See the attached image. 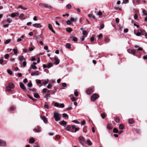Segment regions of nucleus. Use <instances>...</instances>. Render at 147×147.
<instances>
[{
  "label": "nucleus",
  "instance_id": "f257e3e1",
  "mask_svg": "<svg viewBox=\"0 0 147 147\" xmlns=\"http://www.w3.org/2000/svg\"><path fill=\"white\" fill-rule=\"evenodd\" d=\"M53 117L55 118V121H58L60 120V114L57 111H55L54 112Z\"/></svg>",
  "mask_w": 147,
  "mask_h": 147
},
{
  "label": "nucleus",
  "instance_id": "f03ea898",
  "mask_svg": "<svg viewBox=\"0 0 147 147\" xmlns=\"http://www.w3.org/2000/svg\"><path fill=\"white\" fill-rule=\"evenodd\" d=\"M14 87V84L13 83H9L8 85L5 88V90L9 92L11 91V89L13 88Z\"/></svg>",
  "mask_w": 147,
  "mask_h": 147
},
{
  "label": "nucleus",
  "instance_id": "7ed1b4c3",
  "mask_svg": "<svg viewBox=\"0 0 147 147\" xmlns=\"http://www.w3.org/2000/svg\"><path fill=\"white\" fill-rule=\"evenodd\" d=\"M39 5L42 7L47 8L49 9L52 8V6L47 3H40L39 4Z\"/></svg>",
  "mask_w": 147,
  "mask_h": 147
},
{
  "label": "nucleus",
  "instance_id": "20e7f679",
  "mask_svg": "<svg viewBox=\"0 0 147 147\" xmlns=\"http://www.w3.org/2000/svg\"><path fill=\"white\" fill-rule=\"evenodd\" d=\"M79 129L78 127H76L75 125H72V128H71L70 131L72 132H76L78 131Z\"/></svg>",
  "mask_w": 147,
  "mask_h": 147
},
{
  "label": "nucleus",
  "instance_id": "39448f33",
  "mask_svg": "<svg viewBox=\"0 0 147 147\" xmlns=\"http://www.w3.org/2000/svg\"><path fill=\"white\" fill-rule=\"evenodd\" d=\"M98 95L96 94H94L91 97V99L93 101H95L98 97Z\"/></svg>",
  "mask_w": 147,
  "mask_h": 147
},
{
  "label": "nucleus",
  "instance_id": "423d86ee",
  "mask_svg": "<svg viewBox=\"0 0 147 147\" xmlns=\"http://www.w3.org/2000/svg\"><path fill=\"white\" fill-rule=\"evenodd\" d=\"M78 139L80 143L83 146H84L83 144L82 143V142H85L86 139L83 136H80L78 138Z\"/></svg>",
  "mask_w": 147,
  "mask_h": 147
},
{
  "label": "nucleus",
  "instance_id": "0eeeda50",
  "mask_svg": "<svg viewBox=\"0 0 147 147\" xmlns=\"http://www.w3.org/2000/svg\"><path fill=\"white\" fill-rule=\"evenodd\" d=\"M94 92V89L93 88H89L86 91V94L88 95H89Z\"/></svg>",
  "mask_w": 147,
  "mask_h": 147
},
{
  "label": "nucleus",
  "instance_id": "6e6552de",
  "mask_svg": "<svg viewBox=\"0 0 147 147\" xmlns=\"http://www.w3.org/2000/svg\"><path fill=\"white\" fill-rule=\"evenodd\" d=\"M34 27L36 28H39L42 27V25L40 23H35L32 24Z\"/></svg>",
  "mask_w": 147,
  "mask_h": 147
},
{
  "label": "nucleus",
  "instance_id": "1a4fd4ad",
  "mask_svg": "<svg viewBox=\"0 0 147 147\" xmlns=\"http://www.w3.org/2000/svg\"><path fill=\"white\" fill-rule=\"evenodd\" d=\"M48 26L49 30H51L53 33L55 34V32L53 29L52 25L51 24H48Z\"/></svg>",
  "mask_w": 147,
  "mask_h": 147
},
{
  "label": "nucleus",
  "instance_id": "9d476101",
  "mask_svg": "<svg viewBox=\"0 0 147 147\" xmlns=\"http://www.w3.org/2000/svg\"><path fill=\"white\" fill-rule=\"evenodd\" d=\"M40 118L43 120L44 122L45 123H47L48 122V121L47 118L45 116H41L40 117Z\"/></svg>",
  "mask_w": 147,
  "mask_h": 147
},
{
  "label": "nucleus",
  "instance_id": "9b49d317",
  "mask_svg": "<svg viewBox=\"0 0 147 147\" xmlns=\"http://www.w3.org/2000/svg\"><path fill=\"white\" fill-rule=\"evenodd\" d=\"M6 144L5 142L3 140L0 139V146H5Z\"/></svg>",
  "mask_w": 147,
  "mask_h": 147
},
{
  "label": "nucleus",
  "instance_id": "f8f14e48",
  "mask_svg": "<svg viewBox=\"0 0 147 147\" xmlns=\"http://www.w3.org/2000/svg\"><path fill=\"white\" fill-rule=\"evenodd\" d=\"M127 51L128 53L133 54H134L136 52V50H131L130 49H128Z\"/></svg>",
  "mask_w": 147,
  "mask_h": 147
},
{
  "label": "nucleus",
  "instance_id": "ddd939ff",
  "mask_svg": "<svg viewBox=\"0 0 147 147\" xmlns=\"http://www.w3.org/2000/svg\"><path fill=\"white\" fill-rule=\"evenodd\" d=\"M20 88L24 90H26V89L24 84L23 83H20Z\"/></svg>",
  "mask_w": 147,
  "mask_h": 147
},
{
  "label": "nucleus",
  "instance_id": "4468645a",
  "mask_svg": "<svg viewBox=\"0 0 147 147\" xmlns=\"http://www.w3.org/2000/svg\"><path fill=\"white\" fill-rule=\"evenodd\" d=\"M19 13L18 12H16L15 13H12L11 14L10 16H11L12 18L16 16H18Z\"/></svg>",
  "mask_w": 147,
  "mask_h": 147
},
{
  "label": "nucleus",
  "instance_id": "2eb2a0df",
  "mask_svg": "<svg viewBox=\"0 0 147 147\" xmlns=\"http://www.w3.org/2000/svg\"><path fill=\"white\" fill-rule=\"evenodd\" d=\"M19 60L21 62L26 61V59L23 56L19 57Z\"/></svg>",
  "mask_w": 147,
  "mask_h": 147
},
{
  "label": "nucleus",
  "instance_id": "dca6fc26",
  "mask_svg": "<svg viewBox=\"0 0 147 147\" xmlns=\"http://www.w3.org/2000/svg\"><path fill=\"white\" fill-rule=\"evenodd\" d=\"M59 124L62 125L64 126L66 125L67 124V122L65 121H62L59 123Z\"/></svg>",
  "mask_w": 147,
  "mask_h": 147
},
{
  "label": "nucleus",
  "instance_id": "f3484780",
  "mask_svg": "<svg viewBox=\"0 0 147 147\" xmlns=\"http://www.w3.org/2000/svg\"><path fill=\"white\" fill-rule=\"evenodd\" d=\"M38 73V71H36V72L32 73L31 74V75L32 76H38L39 75V74Z\"/></svg>",
  "mask_w": 147,
  "mask_h": 147
},
{
  "label": "nucleus",
  "instance_id": "a211bd4d",
  "mask_svg": "<svg viewBox=\"0 0 147 147\" xmlns=\"http://www.w3.org/2000/svg\"><path fill=\"white\" fill-rule=\"evenodd\" d=\"M35 141V140L33 138H31L29 140V142L30 144H32Z\"/></svg>",
  "mask_w": 147,
  "mask_h": 147
},
{
  "label": "nucleus",
  "instance_id": "6ab92c4d",
  "mask_svg": "<svg viewBox=\"0 0 147 147\" xmlns=\"http://www.w3.org/2000/svg\"><path fill=\"white\" fill-rule=\"evenodd\" d=\"M85 142L88 146H90L92 144V143L90 140H88L87 141L86 140V142Z\"/></svg>",
  "mask_w": 147,
  "mask_h": 147
},
{
  "label": "nucleus",
  "instance_id": "aec40b11",
  "mask_svg": "<svg viewBox=\"0 0 147 147\" xmlns=\"http://www.w3.org/2000/svg\"><path fill=\"white\" fill-rule=\"evenodd\" d=\"M34 130L36 132H39L41 131V129L40 127H37L34 129Z\"/></svg>",
  "mask_w": 147,
  "mask_h": 147
},
{
  "label": "nucleus",
  "instance_id": "412c9836",
  "mask_svg": "<svg viewBox=\"0 0 147 147\" xmlns=\"http://www.w3.org/2000/svg\"><path fill=\"white\" fill-rule=\"evenodd\" d=\"M104 40L106 42L108 43L110 41V39L107 36L105 38Z\"/></svg>",
  "mask_w": 147,
  "mask_h": 147
},
{
  "label": "nucleus",
  "instance_id": "4be33fe9",
  "mask_svg": "<svg viewBox=\"0 0 147 147\" xmlns=\"http://www.w3.org/2000/svg\"><path fill=\"white\" fill-rule=\"evenodd\" d=\"M134 47L136 48H138L137 49L138 51H142L143 50V49L142 47H140L138 46L137 45H135V46Z\"/></svg>",
  "mask_w": 147,
  "mask_h": 147
},
{
  "label": "nucleus",
  "instance_id": "5701e85b",
  "mask_svg": "<svg viewBox=\"0 0 147 147\" xmlns=\"http://www.w3.org/2000/svg\"><path fill=\"white\" fill-rule=\"evenodd\" d=\"M142 9L143 15H145L146 16H147V13L146 11V10L144 9Z\"/></svg>",
  "mask_w": 147,
  "mask_h": 147
},
{
  "label": "nucleus",
  "instance_id": "b1692460",
  "mask_svg": "<svg viewBox=\"0 0 147 147\" xmlns=\"http://www.w3.org/2000/svg\"><path fill=\"white\" fill-rule=\"evenodd\" d=\"M119 128L120 129H124V126L122 124L119 125Z\"/></svg>",
  "mask_w": 147,
  "mask_h": 147
},
{
  "label": "nucleus",
  "instance_id": "393cba45",
  "mask_svg": "<svg viewBox=\"0 0 147 147\" xmlns=\"http://www.w3.org/2000/svg\"><path fill=\"white\" fill-rule=\"evenodd\" d=\"M88 16L91 18V19H95V17L92 15L91 14H89L88 15Z\"/></svg>",
  "mask_w": 147,
  "mask_h": 147
},
{
  "label": "nucleus",
  "instance_id": "a878e982",
  "mask_svg": "<svg viewBox=\"0 0 147 147\" xmlns=\"http://www.w3.org/2000/svg\"><path fill=\"white\" fill-rule=\"evenodd\" d=\"M77 19V18L76 17L75 18H71L70 19L71 22H76Z\"/></svg>",
  "mask_w": 147,
  "mask_h": 147
},
{
  "label": "nucleus",
  "instance_id": "bb28decb",
  "mask_svg": "<svg viewBox=\"0 0 147 147\" xmlns=\"http://www.w3.org/2000/svg\"><path fill=\"white\" fill-rule=\"evenodd\" d=\"M34 96L35 98H38L40 97L39 95L37 93H34Z\"/></svg>",
  "mask_w": 147,
  "mask_h": 147
},
{
  "label": "nucleus",
  "instance_id": "cd10ccee",
  "mask_svg": "<svg viewBox=\"0 0 147 147\" xmlns=\"http://www.w3.org/2000/svg\"><path fill=\"white\" fill-rule=\"evenodd\" d=\"M71 129V126L70 125H67L65 128V129L66 130L70 131Z\"/></svg>",
  "mask_w": 147,
  "mask_h": 147
},
{
  "label": "nucleus",
  "instance_id": "c85d7f7f",
  "mask_svg": "<svg viewBox=\"0 0 147 147\" xmlns=\"http://www.w3.org/2000/svg\"><path fill=\"white\" fill-rule=\"evenodd\" d=\"M107 128L109 129H111L113 127L111 125H110V124H108L107 126Z\"/></svg>",
  "mask_w": 147,
  "mask_h": 147
},
{
  "label": "nucleus",
  "instance_id": "c756f323",
  "mask_svg": "<svg viewBox=\"0 0 147 147\" xmlns=\"http://www.w3.org/2000/svg\"><path fill=\"white\" fill-rule=\"evenodd\" d=\"M65 46L68 49H70L71 48V45L69 43H67L66 44Z\"/></svg>",
  "mask_w": 147,
  "mask_h": 147
},
{
  "label": "nucleus",
  "instance_id": "7c9ffc66",
  "mask_svg": "<svg viewBox=\"0 0 147 147\" xmlns=\"http://www.w3.org/2000/svg\"><path fill=\"white\" fill-rule=\"evenodd\" d=\"M13 51L14 52V54L16 55H17L18 53V50L17 49H13Z\"/></svg>",
  "mask_w": 147,
  "mask_h": 147
},
{
  "label": "nucleus",
  "instance_id": "2f4dec72",
  "mask_svg": "<svg viewBox=\"0 0 147 147\" xmlns=\"http://www.w3.org/2000/svg\"><path fill=\"white\" fill-rule=\"evenodd\" d=\"M129 123L130 124H133L134 123V120L133 119H130L129 120Z\"/></svg>",
  "mask_w": 147,
  "mask_h": 147
},
{
  "label": "nucleus",
  "instance_id": "473e14b6",
  "mask_svg": "<svg viewBox=\"0 0 147 147\" xmlns=\"http://www.w3.org/2000/svg\"><path fill=\"white\" fill-rule=\"evenodd\" d=\"M31 68L34 70H35L37 69L36 66L35 65H31Z\"/></svg>",
  "mask_w": 147,
  "mask_h": 147
},
{
  "label": "nucleus",
  "instance_id": "72a5a7b5",
  "mask_svg": "<svg viewBox=\"0 0 147 147\" xmlns=\"http://www.w3.org/2000/svg\"><path fill=\"white\" fill-rule=\"evenodd\" d=\"M66 30L67 32H70L72 31V30L71 28H68L66 29Z\"/></svg>",
  "mask_w": 147,
  "mask_h": 147
},
{
  "label": "nucleus",
  "instance_id": "f704fd0d",
  "mask_svg": "<svg viewBox=\"0 0 147 147\" xmlns=\"http://www.w3.org/2000/svg\"><path fill=\"white\" fill-rule=\"evenodd\" d=\"M67 25H70L71 24V20H68L67 21Z\"/></svg>",
  "mask_w": 147,
  "mask_h": 147
},
{
  "label": "nucleus",
  "instance_id": "c9c22d12",
  "mask_svg": "<svg viewBox=\"0 0 147 147\" xmlns=\"http://www.w3.org/2000/svg\"><path fill=\"white\" fill-rule=\"evenodd\" d=\"M7 22L9 23H10L12 22V19L11 18H8L7 20Z\"/></svg>",
  "mask_w": 147,
  "mask_h": 147
},
{
  "label": "nucleus",
  "instance_id": "e433bc0d",
  "mask_svg": "<svg viewBox=\"0 0 147 147\" xmlns=\"http://www.w3.org/2000/svg\"><path fill=\"white\" fill-rule=\"evenodd\" d=\"M71 6L70 4H68L66 5V8L68 9H70L71 8Z\"/></svg>",
  "mask_w": 147,
  "mask_h": 147
},
{
  "label": "nucleus",
  "instance_id": "4c0bfd02",
  "mask_svg": "<svg viewBox=\"0 0 147 147\" xmlns=\"http://www.w3.org/2000/svg\"><path fill=\"white\" fill-rule=\"evenodd\" d=\"M53 66L52 63H49L47 65L48 68H50Z\"/></svg>",
  "mask_w": 147,
  "mask_h": 147
},
{
  "label": "nucleus",
  "instance_id": "58836bf2",
  "mask_svg": "<svg viewBox=\"0 0 147 147\" xmlns=\"http://www.w3.org/2000/svg\"><path fill=\"white\" fill-rule=\"evenodd\" d=\"M113 131L114 133H117L118 132V130L116 128H115L113 129Z\"/></svg>",
  "mask_w": 147,
  "mask_h": 147
},
{
  "label": "nucleus",
  "instance_id": "ea45409f",
  "mask_svg": "<svg viewBox=\"0 0 147 147\" xmlns=\"http://www.w3.org/2000/svg\"><path fill=\"white\" fill-rule=\"evenodd\" d=\"M11 41V39H9L6 40L5 42V44H7L9 43Z\"/></svg>",
  "mask_w": 147,
  "mask_h": 147
},
{
  "label": "nucleus",
  "instance_id": "a19ab883",
  "mask_svg": "<svg viewBox=\"0 0 147 147\" xmlns=\"http://www.w3.org/2000/svg\"><path fill=\"white\" fill-rule=\"evenodd\" d=\"M115 121L117 123H118L119 122V119L118 117H117L115 119Z\"/></svg>",
  "mask_w": 147,
  "mask_h": 147
},
{
  "label": "nucleus",
  "instance_id": "79ce46f5",
  "mask_svg": "<svg viewBox=\"0 0 147 147\" xmlns=\"http://www.w3.org/2000/svg\"><path fill=\"white\" fill-rule=\"evenodd\" d=\"M72 122L74 123H75L77 124H79L80 123V122L79 121H78L76 120H73L72 121Z\"/></svg>",
  "mask_w": 147,
  "mask_h": 147
},
{
  "label": "nucleus",
  "instance_id": "37998d69",
  "mask_svg": "<svg viewBox=\"0 0 147 147\" xmlns=\"http://www.w3.org/2000/svg\"><path fill=\"white\" fill-rule=\"evenodd\" d=\"M7 73L10 75H12L13 74L12 71L8 69L7 70Z\"/></svg>",
  "mask_w": 147,
  "mask_h": 147
},
{
  "label": "nucleus",
  "instance_id": "c03bdc74",
  "mask_svg": "<svg viewBox=\"0 0 147 147\" xmlns=\"http://www.w3.org/2000/svg\"><path fill=\"white\" fill-rule=\"evenodd\" d=\"M101 116L102 119H104L106 116L105 113H103L101 114Z\"/></svg>",
  "mask_w": 147,
  "mask_h": 147
},
{
  "label": "nucleus",
  "instance_id": "a18cd8bd",
  "mask_svg": "<svg viewBox=\"0 0 147 147\" xmlns=\"http://www.w3.org/2000/svg\"><path fill=\"white\" fill-rule=\"evenodd\" d=\"M24 16V14H23V13L21 14L19 16V17L20 18V19H25V18L22 19V18Z\"/></svg>",
  "mask_w": 147,
  "mask_h": 147
},
{
  "label": "nucleus",
  "instance_id": "49530a36",
  "mask_svg": "<svg viewBox=\"0 0 147 147\" xmlns=\"http://www.w3.org/2000/svg\"><path fill=\"white\" fill-rule=\"evenodd\" d=\"M59 60L58 59V60H56L55 61V63L56 65H58L59 64Z\"/></svg>",
  "mask_w": 147,
  "mask_h": 147
},
{
  "label": "nucleus",
  "instance_id": "de8ad7c7",
  "mask_svg": "<svg viewBox=\"0 0 147 147\" xmlns=\"http://www.w3.org/2000/svg\"><path fill=\"white\" fill-rule=\"evenodd\" d=\"M9 55L8 54H6V55L5 56V59H7L9 58Z\"/></svg>",
  "mask_w": 147,
  "mask_h": 147
},
{
  "label": "nucleus",
  "instance_id": "09e8293b",
  "mask_svg": "<svg viewBox=\"0 0 147 147\" xmlns=\"http://www.w3.org/2000/svg\"><path fill=\"white\" fill-rule=\"evenodd\" d=\"M35 37L37 39H39L41 38V36L39 35H38L35 36Z\"/></svg>",
  "mask_w": 147,
  "mask_h": 147
},
{
  "label": "nucleus",
  "instance_id": "8fccbe9b",
  "mask_svg": "<svg viewBox=\"0 0 147 147\" xmlns=\"http://www.w3.org/2000/svg\"><path fill=\"white\" fill-rule=\"evenodd\" d=\"M48 79H47V80H45L44 81L43 83L45 84H46L48 83Z\"/></svg>",
  "mask_w": 147,
  "mask_h": 147
},
{
  "label": "nucleus",
  "instance_id": "3c124183",
  "mask_svg": "<svg viewBox=\"0 0 147 147\" xmlns=\"http://www.w3.org/2000/svg\"><path fill=\"white\" fill-rule=\"evenodd\" d=\"M34 48V46L33 47H31L29 48V50L30 51H32L33 50Z\"/></svg>",
  "mask_w": 147,
  "mask_h": 147
},
{
  "label": "nucleus",
  "instance_id": "603ef678",
  "mask_svg": "<svg viewBox=\"0 0 147 147\" xmlns=\"http://www.w3.org/2000/svg\"><path fill=\"white\" fill-rule=\"evenodd\" d=\"M23 66L24 67H25L26 65V61H23Z\"/></svg>",
  "mask_w": 147,
  "mask_h": 147
},
{
  "label": "nucleus",
  "instance_id": "864d4df0",
  "mask_svg": "<svg viewBox=\"0 0 147 147\" xmlns=\"http://www.w3.org/2000/svg\"><path fill=\"white\" fill-rule=\"evenodd\" d=\"M15 109V107L13 106H11L10 108V111H13V110H14Z\"/></svg>",
  "mask_w": 147,
  "mask_h": 147
},
{
  "label": "nucleus",
  "instance_id": "5fc2aeb1",
  "mask_svg": "<svg viewBox=\"0 0 147 147\" xmlns=\"http://www.w3.org/2000/svg\"><path fill=\"white\" fill-rule=\"evenodd\" d=\"M28 86L30 87H31L32 86V84L31 82H29L28 84Z\"/></svg>",
  "mask_w": 147,
  "mask_h": 147
},
{
  "label": "nucleus",
  "instance_id": "6e6d98bb",
  "mask_svg": "<svg viewBox=\"0 0 147 147\" xmlns=\"http://www.w3.org/2000/svg\"><path fill=\"white\" fill-rule=\"evenodd\" d=\"M62 116L63 117H68V115L66 113H63L62 114Z\"/></svg>",
  "mask_w": 147,
  "mask_h": 147
},
{
  "label": "nucleus",
  "instance_id": "4d7b16f0",
  "mask_svg": "<svg viewBox=\"0 0 147 147\" xmlns=\"http://www.w3.org/2000/svg\"><path fill=\"white\" fill-rule=\"evenodd\" d=\"M59 107L60 108H63L64 107L65 105L63 104L62 103L60 104Z\"/></svg>",
  "mask_w": 147,
  "mask_h": 147
},
{
  "label": "nucleus",
  "instance_id": "13d9d810",
  "mask_svg": "<svg viewBox=\"0 0 147 147\" xmlns=\"http://www.w3.org/2000/svg\"><path fill=\"white\" fill-rule=\"evenodd\" d=\"M80 39L82 41H83L84 40V36H82L80 37Z\"/></svg>",
  "mask_w": 147,
  "mask_h": 147
},
{
  "label": "nucleus",
  "instance_id": "bf43d9fd",
  "mask_svg": "<svg viewBox=\"0 0 147 147\" xmlns=\"http://www.w3.org/2000/svg\"><path fill=\"white\" fill-rule=\"evenodd\" d=\"M134 18L136 20L138 18V16L137 14H135L134 15Z\"/></svg>",
  "mask_w": 147,
  "mask_h": 147
},
{
  "label": "nucleus",
  "instance_id": "052dcab7",
  "mask_svg": "<svg viewBox=\"0 0 147 147\" xmlns=\"http://www.w3.org/2000/svg\"><path fill=\"white\" fill-rule=\"evenodd\" d=\"M3 62V58H1L0 59V64H2Z\"/></svg>",
  "mask_w": 147,
  "mask_h": 147
},
{
  "label": "nucleus",
  "instance_id": "680f3d73",
  "mask_svg": "<svg viewBox=\"0 0 147 147\" xmlns=\"http://www.w3.org/2000/svg\"><path fill=\"white\" fill-rule=\"evenodd\" d=\"M28 82V80L27 78H25L23 80V82L24 83H26Z\"/></svg>",
  "mask_w": 147,
  "mask_h": 147
},
{
  "label": "nucleus",
  "instance_id": "e2e57ef3",
  "mask_svg": "<svg viewBox=\"0 0 147 147\" xmlns=\"http://www.w3.org/2000/svg\"><path fill=\"white\" fill-rule=\"evenodd\" d=\"M87 32L86 31L84 30L82 31V34L83 35H85L86 34Z\"/></svg>",
  "mask_w": 147,
  "mask_h": 147
},
{
  "label": "nucleus",
  "instance_id": "0e129e2a",
  "mask_svg": "<svg viewBox=\"0 0 147 147\" xmlns=\"http://www.w3.org/2000/svg\"><path fill=\"white\" fill-rule=\"evenodd\" d=\"M74 94L76 96H78V93L77 91H75L74 92Z\"/></svg>",
  "mask_w": 147,
  "mask_h": 147
},
{
  "label": "nucleus",
  "instance_id": "69168bd1",
  "mask_svg": "<svg viewBox=\"0 0 147 147\" xmlns=\"http://www.w3.org/2000/svg\"><path fill=\"white\" fill-rule=\"evenodd\" d=\"M71 99L73 102H74L76 100V98L74 97H72L71 98Z\"/></svg>",
  "mask_w": 147,
  "mask_h": 147
},
{
  "label": "nucleus",
  "instance_id": "338daca9",
  "mask_svg": "<svg viewBox=\"0 0 147 147\" xmlns=\"http://www.w3.org/2000/svg\"><path fill=\"white\" fill-rule=\"evenodd\" d=\"M86 123V121L85 120L83 121L81 123L82 125H84Z\"/></svg>",
  "mask_w": 147,
  "mask_h": 147
},
{
  "label": "nucleus",
  "instance_id": "774afa93",
  "mask_svg": "<svg viewBox=\"0 0 147 147\" xmlns=\"http://www.w3.org/2000/svg\"><path fill=\"white\" fill-rule=\"evenodd\" d=\"M143 58L144 59H147V54L145 55H144L143 56Z\"/></svg>",
  "mask_w": 147,
  "mask_h": 147
}]
</instances>
